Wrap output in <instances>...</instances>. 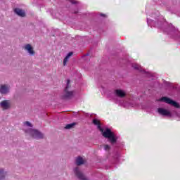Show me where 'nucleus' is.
<instances>
[{
    "label": "nucleus",
    "instance_id": "13",
    "mask_svg": "<svg viewBox=\"0 0 180 180\" xmlns=\"http://www.w3.org/2000/svg\"><path fill=\"white\" fill-rule=\"evenodd\" d=\"M132 68H134V70H137L138 71H140V72H147L143 68H141V65L137 64V63H134L132 64Z\"/></svg>",
    "mask_w": 180,
    "mask_h": 180
},
{
    "label": "nucleus",
    "instance_id": "19",
    "mask_svg": "<svg viewBox=\"0 0 180 180\" xmlns=\"http://www.w3.org/2000/svg\"><path fill=\"white\" fill-rule=\"evenodd\" d=\"M104 150H105V151H108V150H110V146H109V145H105L104 146Z\"/></svg>",
    "mask_w": 180,
    "mask_h": 180
},
{
    "label": "nucleus",
    "instance_id": "6",
    "mask_svg": "<svg viewBox=\"0 0 180 180\" xmlns=\"http://www.w3.org/2000/svg\"><path fill=\"white\" fill-rule=\"evenodd\" d=\"M70 79H68L67 86L65 89V94L63 96L65 99H70V98L74 95L72 91H68V88H70Z\"/></svg>",
    "mask_w": 180,
    "mask_h": 180
},
{
    "label": "nucleus",
    "instance_id": "15",
    "mask_svg": "<svg viewBox=\"0 0 180 180\" xmlns=\"http://www.w3.org/2000/svg\"><path fill=\"white\" fill-rule=\"evenodd\" d=\"M93 123H94V124H95V126H97V127H98V130H100V131H103V129L102 128V127H101V122L98 120L94 119Z\"/></svg>",
    "mask_w": 180,
    "mask_h": 180
},
{
    "label": "nucleus",
    "instance_id": "4",
    "mask_svg": "<svg viewBox=\"0 0 180 180\" xmlns=\"http://www.w3.org/2000/svg\"><path fill=\"white\" fill-rule=\"evenodd\" d=\"M11 92V86L9 84H1L0 86V94L1 95H8Z\"/></svg>",
    "mask_w": 180,
    "mask_h": 180
},
{
    "label": "nucleus",
    "instance_id": "20",
    "mask_svg": "<svg viewBox=\"0 0 180 180\" xmlns=\"http://www.w3.org/2000/svg\"><path fill=\"white\" fill-rule=\"evenodd\" d=\"M70 2L75 5V4H78V1H75V0H70Z\"/></svg>",
    "mask_w": 180,
    "mask_h": 180
},
{
    "label": "nucleus",
    "instance_id": "1",
    "mask_svg": "<svg viewBox=\"0 0 180 180\" xmlns=\"http://www.w3.org/2000/svg\"><path fill=\"white\" fill-rule=\"evenodd\" d=\"M24 131L27 136H30V137H32V139H37L39 140L44 138V135L37 129L28 128L27 129H24Z\"/></svg>",
    "mask_w": 180,
    "mask_h": 180
},
{
    "label": "nucleus",
    "instance_id": "7",
    "mask_svg": "<svg viewBox=\"0 0 180 180\" xmlns=\"http://www.w3.org/2000/svg\"><path fill=\"white\" fill-rule=\"evenodd\" d=\"M0 108L3 110H8L11 109V101L9 100H4L0 103Z\"/></svg>",
    "mask_w": 180,
    "mask_h": 180
},
{
    "label": "nucleus",
    "instance_id": "11",
    "mask_svg": "<svg viewBox=\"0 0 180 180\" xmlns=\"http://www.w3.org/2000/svg\"><path fill=\"white\" fill-rule=\"evenodd\" d=\"M24 49L27 51V53H30V56H34V50H33V48L32 47V45L30 44H26L24 46Z\"/></svg>",
    "mask_w": 180,
    "mask_h": 180
},
{
    "label": "nucleus",
    "instance_id": "5",
    "mask_svg": "<svg viewBox=\"0 0 180 180\" xmlns=\"http://www.w3.org/2000/svg\"><path fill=\"white\" fill-rule=\"evenodd\" d=\"M74 174L75 176L78 178V179L80 180H85L86 178L85 177V175H84V173L81 172V169H79V167H77L73 169Z\"/></svg>",
    "mask_w": 180,
    "mask_h": 180
},
{
    "label": "nucleus",
    "instance_id": "24",
    "mask_svg": "<svg viewBox=\"0 0 180 180\" xmlns=\"http://www.w3.org/2000/svg\"><path fill=\"white\" fill-rule=\"evenodd\" d=\"M0 99H1V97H0Z\"/></svg>",
    "mask_w": 180,
    "mask_h": 180
},
{
    "label": "nucleus",
    "instance_id": "3",
    "mask_svg": "<svg viewBox=\"0 0 180 180\" xmlns=\"http://www.w3.org/2000/svg\"><path fill=\"white\" fill-rule=\"evenodd\" d=\"M159 101L172 105V106H174V108H179V104L178 103L168 97H162Z\"/></svg>",
    "mask_w": 180,
    "mask_h": 180
},
{
    "label": "nucleus",
    "instance_id": "23",
    "mask_svg": "<svg viewBox=\"0 0 180 180\" xmlns=\"http://www.w3.org/2000/svg\"><path fill=\"white\" fill-rule=\"evenodd\" d=\"M75 13H78V11H75Z\"/></svg>",
    "mask_w": 180,
    "mask_h": 180
},
{
    "label": "nucleus",
    "instance_id": "8",
    "mask_svg": "<svg viewBox=\"0 0 180 180\" xmlns=\"http://www.w3.org/2000/svg\"><path fill=\"white\" fill-rule=\"evenodd\" d=\"M114 95H115L117 98L122 99L123 98H125L126 95H127V93H126V91L122 89H116L114 91Z\"/></svg>",
    "mask_w": 180,
    "mask_h": 180
},
{
    "label": "nucleus",
    "instance_id": "21",
    "mask_svg": "<svg viewBox=\"0 0 180 180\" xmlns=\"http://www.w3.org/2000/svg\"><path fill=\"white\" fill-rule=\"evenodd\" d=\"M100 16H102L103 18H106V15H105L103 13H101Z\"/></svg>",
    "mask_w": 180,
    "mask_h": 180
},
{
    "label": "nucleus",
    "instance_id": "10",
    "mask_svg": "<svg viewBox=\"0 0 180 180\" xmlns=\"http://www.w3.org/2000/svg\"><path fill=\"white\" fill-rule=\"evenodd\" d=\"M75 162L77 167H79L81 165H84L85 164V160L82 158L81 156H78L75 158Z\"/></svg>",
    "mask_w": 180,
    "mask_h": 180
},
{
    "label": "nucleus",
    "instance_id": "22",
    "mask_svg": "<svg viewBox=\"0 0 180 180\" xmlns=\"http://www.w3.org/2000/svg\"><path fill=\"white\" fill-rule=\"evenodd\" d=\"M87 56H89V54H88V53L85 55V57H87Z\"/></svg>",
    "mask_w": 180,
    "mask_h": 180
},
{
    "label": "nucleus",
    "instance_id": "12",
    "mask_svg": "<svg viewBox=\"0 0 180 180\" xmlns=\"http://www.w3.org/2000/svg\"><path fill=\"white\" fill-rule=\"evenodd\" d=\"M14 12L15 13H16V15L20 16L21 18H25V16H26V13L25 12V11L19 8H15Z\"/></svg>",
    "mask_w": 180,
    "mask_h": 180
},
{
    "label": "nucleus",
    "instance_id": "16",
    "mask_svg": "<svg viewBox=\"0 0 180 180\" xmlns=\"http://www.w3.org/2000/svg\"><path fill=\"white\" fill-rule=\"evenodd\" d=\"M72 56V52H69L65 58L63 59V65L65 67L67 65V63H68V60H70V57Z\"/></svg>",
    "mask_w": 180,
    "mask_h": 180
},
{
    "label": "nucleus",
    "instance_id": "17",
    "mask_svg": "<svg viewBox=\"0 0 180 180\" xmlns=\"http://www.w3.org/2000/svg\"><path fill=\"white\" fill-rule=\"evenodd\" d=\"M77 124V123L73 122L72 124H68L65 127V129H66L67 130H69L70 129H72V127H74V126H75Z\"/></svg>",
    "mask_w": 180,
    "mask_h": 180
},
{
    "label": "nucleus",
    "instance_id": "2",
    "mask_svg": "<svg viewBox=\"0 0 180 180\" xmlns=\"http://www.w3.org/2000/svg\"><path fill=\"white\" fill-rule=\"evenodd\" d=\"M101 133L103 137L109 139V141L111 143V144H115V143L117 141V136H116L115 133L112 132L109 128H107L105 131L103 129Z\"/></svg>",
    "mask_w": 180,
    "mask_h": 180
},
{
    "label": "nucleus",
    "instance_id": "18",
    "mask_svg": "<svg viewBox=\"0 0 180 180\" xmlns=\"http://www.w3.org/2000/svg\"><path fill=\"white\" fill-rule=\"evenodd\" d=\"M25 126H27L28 127H33V125L30 123V122L26 121L24 122Z\"/></svg>",
    "mask_w": 180,
    "mask_h": 180
},
{
    "label": "nucleus",
    "instance_id": "14",
    "mask_svg": "<svg viewBox=\"0 0 180 180\" xmlns=\"http://www.w3.org/2000/svg\"><path fill=\"white\" fill-rule=\"evenodd\" d=\"M6 175H8V172L5 170L4 168L0 169V180H4L6 178Z\"/></svg>",
    "mask_w": 180,
    "mask_h": 180
},
{
    "label": "nucleus",
    "instance_id": "9",
    "mask_svg": "<svg viewBox=\"0 0 180 180\" xmlns=\"http://www.w3.org/2000/svg\"><path fill=\"white\" fill-rule=\"evenodd\" d=\"M158 112L159 113V115H161V116H167L168 117H171V116L172 115L171 112L162 108H159L158 109Z\"/></svg>",
    "mask_w": 180,
    "mask_h": 180
}]
</instances>
